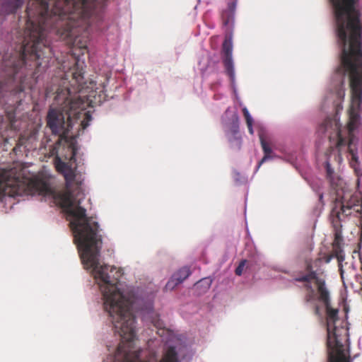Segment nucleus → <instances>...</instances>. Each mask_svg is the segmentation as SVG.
I'll list each match as a JSON object with an SVG mask.
<instances>
[{
  "instance_id": "19",
  "label": "nucleus",
  "mask_w": 362,
  "mask_h": 362,
  "mask_svg": "<svg viewBox=\"0 0 362 362\" xmlns=\"http://www.w3.org/2000/svg\"><path fill=\"white\" fill-rule=\"evenodd\" d=\"M246 260H242L238 267L235 269V274L238 276H240L243 274V271L244 269V267L245 265Z\"/></svg>"
},
{
  "instance_id": "6",
  "label": "nucleus",
  "mask_w": 362,
  "mask_h": 362,
  "mask_svg": "<svg viewBox=\"0 0 362 362\" xmlns=\"http://www.w3.org/2000/svg\"><path fill=\"white\" fill-rule=\"evenodd\" d=\"M361 197L351 192H344L341 196L337 193L331 216L336 218L339 221L349 216L361 214Z\"/></svg>"
},
{
  "instance_id": "8",
  "label": "nucleus",
  "mask_w": 362,
  "mask_h": 362,
  "mask_svg": "<svg viewBox=\"0 0 362 362\" xmlns=\"http://www.w3.org/2000/svg\"><path fill=\"white\" fill-rule=\"evenodd\" d=\"M317 293V296L316 299L325 305L327 321L334 323L338 320L339 310L333 308L331 305L330 292L327 286L324 287V284L320 283Z\"/></svg>"
},
{
  "instance_id": "10",
  "label": "nucleus",
  "mask_w": 362,
  "mask_h": 362,
  "mask_svg": "<svg viewBox=\"0 0 362 362\" xmlns=\"http://www.w3.org/2000/svg\"><path fill=\"white\" fill-rule=\"evenodd\" d=\"M25 0H4L2 4V9L7 14L15 13L19 8H21Z\"/></svg>"
},
{
  "instance_id": "14",
  "label": "nucleus",
  "mask_w": 362,
  "mask_h": 362,
  "mask_svg": "<svg viewBox=\"0 0 362 362\" xmlns=\"http://www.w3.org/2000/svg\"><path fill=\"white\" fill-rule=\"evenodd\" d=\"M243 115L246 120L248 131L250 134H253V129H252L253 119H252L251 115H250L249 111L247 110V109L246 107L243 108Z\"/></svg>"
},
{
  "instance_id": "17",
  "label": "nucleus",
  "mask_w": 362,
  "mask_h": 362,
  "mask_svg": "<svg viewBox=\"0 0 362 362\" xmlns=\"http://www.w3.org/2000/svg\"><path fill=\"white\" fill-rule=\"evenodd\" d=\"M83 119L81 121V125L83 129H86L88 125L89 122L92 120V116L89 112H83Z\"/></svg>"
},
{
  "instance_id": "18",
  "label": "nucleus",
  "mask_w": 362,
  "mask_h": 362,
  "mask_svg": "<svg viewBox=\"0 0 362 362\" xmlns=\"http://www.w3.org/2000/svg\"><path fill=\"white\" fill-rule=\"evenodd\" d=\"M344 253L342 245H332V252L331 253L333 257Z\"/></svg>"
},
{
  "instance_id": "13",
  "label": "nucleus",
  "mask_w": 362,
  "mask_h": 362,
  "mask_svg": "<svg viewBox=\"0 0 362 362\" xmlns=\"http://www.w3.org/2000/svg\"><path fill=\"white\" fill-rule=\"evenodd\" d=\"M239 131V119L237 115H233V122L231 124V127L230 129V132L232 135L235 136V139L238 140L239 144H240V141H239V138L236 137V134Z\"/></svg>"
},
{
  "instance_id": "20",
  "label": "nucleus",
  "mask_w": 362,
  "mask_h": 362,
  "mask_svg": "<svg viewBox=\"0 0 362 362\" xmlns=\"http://www.w3.org/2000/svg\"><path fill=\"white\" fill-rule=\"evenodd\" d=\"M319 255L320 257H322V261H324L327 264L329 263L331 260L334 258L333 255H332L331 254L320 253Z\"/></svg>"
},
{
  "instance_id": "16",
  "label": "nucleus",
  "mask_w": 362,
  "mask_h": 362,
  "mask_svg": "<svg viewBox=\"0 0 362 362\" xmlns=\"http://www.w3.org/2000/svg\"><path fill=\"white\" fill-rule=\"evenodd\" d=\"M334 257L337 259L339 272L340 273L341 278L343 279L344 278V269H343L342 262L345 259V253H343L341 255H337V256H336Z\"/></svg>"
},
{
  "instance_id": "11",
  "label": "nucleus",
  "mask_w": 362,
  "mask_h": 362,
  "mask_svg": "<svg viewBox=\"0 0 362 362\" xmlns=\"http://www.w3.org/2000/svg\"><path fill=\"white\" fill-rule=\"evenodd\" d=\"M332 223L333 224V226L334 228V239L332 243V245H342L343 243V237L341 235V231L340 230L341 226V221H337V219L336 218L332 217Z\"/></svg>"
},
{
  "instance_id": "2",
  "label": "nucleus",
  "mask_w": 362,
  "mask_h": 362,
  "mask_svg": "<svg viewBox=\"0 0 362 362\" xmlns=\"http://www.w3.org/2000/svg\"><path fill=\"white\" fill-rule=\"evenodd\" d=\"M71 152L69 163L62 160L59 156L54 158L57 170L64 175L66 182V192L62 194V207L71 217L70 226L73 230L75 243L77 244L83 267L90 270L92 275L100 286L103 296L104 307H153V296H143L137 292H131L126 298L117 288V284L121 272L115 267L100 265L99 257L103 245L100 226L93 217L86 215V209L80 206L84 194L81 186L72 188L71 182L76 174L71 166L76 161L77 149L75 146L69 147Z\"/></svg>"
},
{
  "instance_id": "23",
  "label": "nucleus",
  "mask_w": 362,
  "mask_h": 362,
  "mask_svg": "<svg viewBox=\"0 0 362 362\" xmlns=\"http://www.w3.org/2000/svg\"><path fill=\"white\" fill-rule=\"evenodd\" d=\"M322 199H323V194H320L319 195V200H320V202H322Z\"/></svg>"
},
{
  "instance_id": "22",
  "label": "nucleus",
  "mask_w": 362,
  "mask_h": 362,
  "mask_svg": "<svg viewBox=\"0 0 362 362\" xmlns=\"http://www.w3.org/2000/svg\"><path fill=\"white\" fill-rule=\"evenodd\" d=\"M314 314L315 315H317V316H319V317L321 316V313H320V307L317 305H315L314 306Z\"/></svg>"
},
{
  "instance_id": "24",
  "label": "nucleus",
  "mask_w": 362,
  "mask_h": 362,
  "mask_svg": "<svg viewBox=\"0 0 362 362\" xmlns=\"http://www.w3.org/2000/svg\"><path fill=\"white\" fill-rule=\"evenodd\" d=\"M327 334L329 335V328L328 325H327Z\"/></svg>"
},
{
  "instance_id": "7",
  "label": "nucleus",
  "mask_w": 362,
  "mask_h": 362,
  "mask_svg": "<svg viewBox=\"0 0 362 362\" xmlns=\"http://www.w3.org/2000/svg\"><path fill=\"white\" fill-rule=\"evenodd\" d=\"M322 257L320 256L315 259H308L305 261V274L298 275L295 278L298 282H303L304 288L308 291L304 297L305 303H308L315 299V290L312 286V281L316 285L317 290L319 289L320 283L324 284V287H327L325 280L317 276V269L321 267Z\"/></svg>"
},
{
  "instance_id": "4",
  "label": "nucleus",
  "mask_w": 362,
  "mask_h": 362,
  "mask_svg": "<svg viewBox=\"0 0 362 362\" xmlns=\"http://www.w3.org/2000/svg\"><path fill=\"white\" fill-rule=\"evenodd\" d=\"M50 193L49 185L41 178L22 176L16 168L0 169V202L6 196L15 197Z\"/></svg>"
},
{
  "instance_id": "15",
  "label": "nucleus",
  "mask_w": 362,
  "mask_h": 362,
  "mask_svg": "<svg viewBox=\"0 0 362 362\" xmlns=\"http://www.w3.org/2000/svg\"><path fill=\"white\" fill-rule=\"evenodd\" d=\"M36 132L35 131H32L30 133V136H27L25 135V134H21L19 136V139H18V143L20 145H25L26 144V142L28 139H31V138H35V135H36Z\"/></svg>"
},
{
  "instance_id": "9",
  "label": "nucleus",
  "mask_w": 362,
  "mask_h": 362,
  "mask_svg": "<svg viewBox=\"0 0 362 362\" xmlns=\"http://www.w3.org/2000/svg\"><path fill=\"white\" fill-rule=\"evenodd\" d=\"M191 271L189 267H183L173 274L171 279L168 281L166 284V288L173 289L177 285L184 281L189 275Z\"/></svg>"
},
{
  "instance_id": "25",
  "label": "nucleus",
  "mask_w": 362,
  "mask_h": 362,
  "mask_svg": "<svg viewBox=\"0 0 362 362\" xmlns=\"http://www.w3.org/2000/svg\"><path fill=\"white\" fill-rule=\"evenodd\" d=\"M82 48L86 49V46H83V47H82Z\"/></svg>"
},
{
  "instance_id": "21",
  "label": "nucleus",
  "mask_w": 362,
  "mask_h": 362,
  "mask_svg": "<svg viewBox=\"0 0 362 362\" xmlns=\"http://www.w3.org/2000/svg\"><path fill=\"white\" fill-rule=\"evenodd\" d=\"M325 168H326V173H327V177L329 178L330 180H332V175L334 174V170L332 168L329 162L326 163Z\"/></svg>"
},
{
  "instance_id": "12",
  "label": "nucleus",
  "mask_w": 362,
  "mask_h": 362,
  "mask_svg": "<svg viewBox=\"0 0 362 362\" xmlns=\"http://www.w3.org/2000/svg\"><path fill=\"white\" fill-rule=\"evenodd\" d=\"M260 141H261V145L262 147V150L264 152V156L262 158V160L259 161V163L258 164V168H259V166L262 163L266 162L267 160L271 159L274 157L272 149L269 146V145L267 143V141H265L262 138L260 139Z\"/></svg>"
},
{
  "instance_id": "1",
  "label": "nucleus",
  "mask_w": 362,
  "mask_h": 362,
  "mask_svg": "<svg viewBox=\"0 0 362 362\" xmlns=\"http://www.w3.org/2000/svg\"><path fill=\"white\" fill-rule=\"evenodd\" d=\"M35 11L26 8L28 20L18 50L3 57L0 94H25L31 76L45 71L52 57L48 33L76 38L89 26L99 0H35Z\"/></svg>"
},
{
  "instance_id": "5",
  "label": "nucleus",
  "mask_w": 362,
  "mask_h": 362,
  "mask_svg": "<svg viewBox=\"0 0 362 362\" xmlns=\"http://www.w3.org/2000/svg\"><path fill=\"white\" fill-rule=\"evenodd\" d=\"M236 2L235 1L228 2L227 8L221 12V21L223 27L226 29V35L221 49V59L226 74L233 82L235 80V71L233 61V43L231 30L234 24V15Z\"/></svg>"
},
{
  "instance_id": "3",
  "label": "nucleus",
  "mask_w": 362,
  "mask_h": 362,
  "mask_svg": "<svg viewBox=\"0 0 362 362\" xmlns=\"http://www.w3.org/2000/svg\"><path fill=\"white\" fill-rule=\"evenodd\" d=\"M83 73L76 66L66 72L57 86L46 88V97L56 94L54 100L61 106L60 110L50 109L47 116V125L52 134L66 136L72 128V120L81 117L88 101L86 95L76 94L83 93Z\"/></svg>"
}]
</instances>
